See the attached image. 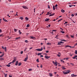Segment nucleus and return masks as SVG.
<instances>
[{"label": "nucleus", "instance_id": "f257e3e1", "mask_svg": "<svg viewBox=\"0 0 77 77\" xmlns=\"http://www.w3.org/2000/svg\"><path fill=\"white\" fill-rule=\"evenodd\" d=\"M71 72L69 70H67L66 72H65L64 71H63V74H68L69 73Z\"/></svg>", "mask_w": 77, "mask_h": 77}, {"label": "nucleus", "instance_id": "f03ea898", "mask_svg": "<svg viewBox=\"0 0 77 77\" xmlns=\"http://www.w3.org/2000/svg\"><path fill=\"white\" fill-rule=\"evenodd\" d=\"M43 48L42 47L41 49H39V48H38V49H36L35 50L36 51H42V49Z\"/></svg>", "mask_w": 77, "mask_h": 77}, {"label": "nucleus", "instance_id": "7ed1b4c3", "mask_svg": "<svg viewBox=\"0 0 77 77\" xmlns=\"http://www.w3.org/2000/svg\"><path fill=\"white\" fill-rule=\"evenodd\" d=\"M16 60V59H14V60L12 62L8 63V64H11V63H14Z\"/></svg>", "mask_w": 77, "mask_h": 77}, {"label": "nucleus", "instance_id": "20e7f679", "mask_svg": "<svg viewBox=\"0 0 77 77\" xmlns=\"http://www.w3.org/2000/svg\"><path fill=\"white\" fill-rule=\"evenodd\" d=\"M52 62H53V63L54 64V65H56L55 66H57V62H55L54 63V62L53 61Z\"/></svg>", "mask_w": 77, "mask_h": 77}, {"label": "nucleus", "instance_id": "39448f33", "mask_svg": "<svg viewBox=\"0 0 77 77\" xmlns=\"http://www.w3.org/2000/svg\"><path fill=\"white\" fill-rule=\"evenodd\" d=\"M28 59V56L27 55L26 56V57L25 59V60H24V61H27V60Z\"/></svg>", "mask_w": 77, "mask_h": 77}, {"label": "nucleus", "instance_id": "423d86ee", "mask_svg": "<svg viewBox=\"0 0 77 77\" xmlns=\"http://www.w3.org/2000/svg\"><path fill=\"white\" fill-rule=\"evenodd\" d=\"M22 7L23 8V9H28V8H27V7L26 6H22Z\"/></svg>", "mask_w": 77, "mask_h": 77}, {"label": "nucleus", "instance_id": "0eeeda50", "mask_svg": "<svg viewBox=\"0 0 77 77\" xmlns=\"http://www.w3.org/2000/svg\"><path fill=\"white\" fill-rule=\"evenodd\" d=\"M45 57L46 59H49V58L50 57V56L48 57V56H45Z\"/></svg>", "mask_w": 77, "mask_h": 77}, {"label": "nucleus", "instance_id": "6e6552de", "mask_svg": "<svg viewBox=\"0 0 77 77\" xmlns=\"http://www.w3.org/2000/svg\"><path fill=\"white\" fill-rule=\"evenodd\" d=\"M49 74L50 77H52V76H53V74L50 72V73H49Z\"/></svg>", "mask_w": 77, "mask_h": 77}, {"label": "nucleus", "instance_id": "1a4fd4ad", "mask_svg": "<svg viewBox=\"0 0 77 77\" xmlns=\"http://www.w3.org/2000/svg\"><path fill=\"white\" fill-rule=\"evenodd\" d=\"M77 75H74V74H72L71 75L72 77H76L77 76Z\"/></svg>", "mask_w": 77, "mask_h": 77}, {"label": "nucleus", "instance_id": "9d476101", "mask_svg": "<svg viewBox=\"0 0 77 77\" xmlns=\"http://www.w3.org/2000/svg\"><path fill=\"white\" fill-rule=\"evenodd\" d=\"M50 20V19L48 18V19H46V20H45V21H48Z\"/></svg>", "mask_w": 77, "mask_h": 77}, {"label": "nucleus", "instance_id": "9b49d317", "mask_svg": "<svg viewBox=\"0 0 77 77\" xmlns=\"http://www.w3.org/2000/svg\"><path fill=\"white\" fill-rule=\"evenodd\" d=\"M18 61H17L15 63V65H16V66H17V65H18Z\"/></svg>", "mask_w": 77, "mask_h": 77}, {"label": "nucleus", "instance_id": "f8f14e48", "mask_svg": "<svg viewBox=\"0 0 77 77\" xmlns=\"http://www.w3.org/2000/svg\"><path fill=\"white\" fill-rule=\"evenodd\" d=\"M55 14L54 13H53L51 14L50 15L49 17H51V16H53V15H54Z\"/></svg>", "mask_w": 77, "mask_h": 77}, {"label": "nucleus", "instance_id": "ddd939ff", "mask_svg": "<svg viewBox=\"0 0 77 77\" xmlns=\"http://www.w3.org/2000/svg\"><path fill=\"white\" fill-rule=\"evenodd\" d=\"M30 38H31V39H35V37H33V36H30Z\"/></svg>", "mask_w": 77, "mask_h": 77}, {"label": "nucleus", "instance_id": "4468645a", "mask_svg": "<svg viewBox=\"0 0 77 77\" xmlns=\"http://www.w3.org/2000/svg\"><path fill=\"white\" fill-rule=\"evenodd\" d=\"M60 55H61L60 53H58V54L57 55V56H58L59 57H60Z\"/></svg>", "mask_w": 77, "mask_h": 77}, {"label": "nucleus", "instance_id": "2eb2a0df", "mask_svg": "<svg viewBox=\"0 0 77 77\" xmlns=\"http://www.w3.org/2000/svg\"><path fill=\"white\" fill-rule=\"evenodd\" d=\"M2 48H3V49H4L5 50H6V47H5V48H4L3 46H2Z\"/></svg>", "mask_w": 77, "mask_h": 77}, {"label": "nucleus", "instance_id": "dca6fc26", "mask_svg": "<svg viewBox=\"0 0 77 77\" xmlns=\"http://www.w3.org/2000/svg\"><path fill=\"white\" fill-rule=\"evenodd\" d=\"M61 12H63V13H64V12H65V10H63V9H62L61 10Z\"/></svg>", "mask_w": 77, "mask_h": 77}, {"label": "nucleus", "instance_id": "f3484780", "mask_svg": "<svg viewBox=\"0 0 77 77\" xmlns=\"http://www.w3.org/2000/svg\"><path fill=\"white\" fill-rule=\"evenodd\" d=\"M66 47H70V48H71V46H69V45H66L65 46V48H66Z\"/></svg>", "mask_w": 77, "mask_h": 77}, {"label": "nucleus", "instance_id": "a211bd4d", "mask_svg": "<svg viewBox=\"0 0 77 77\" xmlns=\"http://www.w3.org/2000/svg\"><path fill=\"white\" fill-rule=\"evenodd\" d=\"M61 68H63L62 69H66V68H65L63 66H62Z\"/></svg>", "mask_w": 77, "mask_h": 77}, {"label": "nucleus", "instance_id": "6ab92c4d", "mask_svg": "<svg viewBox=\"0 0 77 77\" xmlns=\"http://www.w3.org/2000/svg\"><path fill=\"white\" fill-rule=\"evenodd\" d=\"M6 66H8V67H10L11 66V65H10L9 64H8V65H7Z\"/></svg>", "mask_w": 77, "mask_h": 77}, {"label": "nucleus", "instance_id": "aec40b11", "mask_svg": "<svg viewBox=\"0 0 77 77\" xmlns=\"http://www.w3.org/2000/svg\"><path fill=\"white\" fill-rule=\"evenodd\" d=\"M25 20H29V18H28V17H25Z\"/></svg>", "mask_w": 77, "mask_h": 77}, {"label": "nucleus", "instance_id": "412c9836", "mask_svg": "<svg viewBox=\"0 0 77 77\" xmlns=\"http://www.w3.org/2000/svg\"><path fill=\"white\" fill-rule=\"evenodd\" d=\"M60 41H65V42H66V40H65L64 39L60 40Z\"/></svg>", "mask_w": 77, "mask_h": 77}, {"label": "nucleus", "instance_id": "4be33fe9", "mask_svg": "<svg viewBox=\"0 0 77 77\" xmlns=\"http://www.w3.org/2000/svg\"><path fill=\"white\" fill-rule=\"evenodd\" d=\"M42 54V53H38V56H39V55H41Z\"/></svg>", "mask_w": 77, "mask_h": 77}, {"label": "nucleus", "instance_id": "5701e85b", "mask_svg": "<svg viewBox=\"0 0 77 77\" xmlns=\"http://www.w3.org/2000/svg\"><path fill=\"white\" fill-rule=\"evenodd\" d=\"M20 19H21V20H23V17H20Z\"/></svg>", "mask_w": 77, "mask_h": 77}, {"label": "nucleus", "instance_id": "b1692460", "mask_svg": "<svg viewBox=\"0 0 77 77\" xmlns=\"http://www.w3.org/2000/svg\"><path fill=\"white\" fill-rule=\"evenodd\" d=\"M61 43L60 42H58V45H60L61 44Z\"/></svg>", "mask_w": 77, "mask_h": 77}, {"label": "nucleus", "instance_id": "393cba45", "mask_svg": "<svg viewBox=\"0 0 77 77\" xmlns=\"http://www.w3.org/2000/svg\"><path fill=\"white\" fill-rule=\"evenodd\" d=\"M47 45H51V43H47Z\"/></svg>", "mask_w": 77, "mask_h": 77}, {"label": "nucleus", "instance_id": "a878e982", "mask_svg": "<svg viewBox=\"0 0 77 77\" xmlns=\"http://www.w3.org/2000/svg\"><path fill=\"white\" fill-rule=\"evenodd\" d=\"M50 15V14H49V12H48L47 13V14H46V15Z\"/></svg>", "mask_w": 77, "mask_h": 77}, {"label": "nucleus", "instance_id": "bb28decb", "mask_svg": "<svg viewBox=\"0 0 77 77\" xmlns=\"http://www.w3.org/2000/svg\"><path fill=\"white\" fill-rule=\"evenodd\" d=\"M53 9L54 11V10H55V7H54V6H53Z\"/></svg>", "mask_w": 77, "mask_h": 77}, {"label": "nucleus", "instance_id": "cd10ccee", "mask_svg": "<svg viewBox=\"0 0 77 77\" xmlns=\"http://www.w3.org/2000/svg\"><path fill=\"white\" fill-rule=\"evenodd\" d=\"M61 32L62 33H65V32L64 31H62V30H61Z\"/></svg>", "mask_w": 77, "mask_h": 77}, {"label": "nucleus", "instance_id": "c85d7f7f", "mask_svg": "<svg viewBox=\"0 0 77 77\" xmlns=\"http://www.w3.org/2000/svg\"><path fill=\"white\" fill-rule=\"evenodd\" d=\"M32 69H29V71H32Z\"/></svg>", "mask_w": 77, "mask_h": 77}, {"label": "nucleus", "instance_id": "c756f323", "mask_svg": "<svg viewBox=\"0 0 77 77\" xmlns=\"http://www.w3.org/2000/svg\"><path fill=\"white\" fill-rule=\"evenodd\" d=\"M3 36V34H1L0 35V37H1V36Z\"/></svg>", "mask_w": 77, "mask_h": 77}, {"label": "nucleus", "instance_id": "7c9ffc66", "mask_svg": "<svg viewBox=\"0 0 77 77\" xmlns=\"http://www.w3.org/2000/svg\"><path fill=\"white\" fill-rule=\"evenodd\" d=\"M21 65V63H20L18 64V66H20Z\"/></svg>", "mask_w": 77, "mask_h": 77}, {"label": "nucleus", "instance_id": "2f4dec72", "mask_svg": "<svg viewBox=\"0 0 77 77\" xmlns=\"http://www.w3.org/2000/svg\"><path fill=\"white\" fill-rule=\"evenodd\" d=\"M60 61L61 62H63V63H64V62H64V61H63V60H60Z\"/></svg>", "mask_w": 77, "mask_h": 77}, {"label": "nucleus", "instance_id": "473e14b6", "mask_svg": "<svg viewBox=\"0 0 77 77\" xmlns=\"http://www.w3.org/2000/svg\"><path fill=\"white\" fill-rule=\"evenodd\" d=\"M27 49V48H26L24 50V51H26Z\"/></svg>", "mask_w": 77, "mask_h": 77}, {"label": "nucleus", "instance_id": "72a5a7b5", "mask_svg": "<svg viewBox=\"0 0 77 77\" xmlns=\"http://www.w3.org/2000/svg\"><path fill=\"white\" fill-rule=\"evenodd\" d=\"M36 61H37V62H39V59H37L36 60Z\"/></svg>", "mask_w": 77, "mask_h": 77}, {"label": "nucleus", "instance_id": "f704fd0d", "mask_svg": "<svg viewBox=\"0 0 77 77\" xmlns=\"http://www.w3.org/2000/svg\"><path fill=\"white\" fill-rule=\"evenodd\" d=\"M4 60V59L0 58V60Z\"/></svg>", "mask_w": 77, "mask_h": 77}, {"label": "nucleus", "instance_id": "c9c22d12", "mask_svg": "<svg viewBox=\"0 0 77 77\" xmlns=\"http://www.w3.org/2000/svg\"><path fill=\"white\" fill-rule=\"evenodd\" d=\"M48 12H49V14H52V12H51L50 11Z\"/></svg>", "mask_w": 77, "mask_h": 77}, {"label": "nucleus", "instance_id": "e433bc0d", "mask_svg": "<svg viewBox=\"0 0 77 77\" xmlns=\"http://www.w3.org/2000/svg\"><path fill=\"white\" fill-rule=\"evenodd\" d=\"M20 37L16 38V39H20Z\"/></svg>", "mask_w": 77, "mask_h": 77}, {"label": "nucleus", "instance_id": "4c0bfd02", "mask_svg": "<svg viewBox=\"0 0 77 77\" xmlns=\"http://www.w3.org/2000/svg\"><path fill=\"white\" fill-rule=\"evenodd\" d=\"M29 24H27L26 26V27H29Z\"/></svg>", "mask_w": 77, "mask_h": 77}, {"label": "nucleus", "instance_id": "58836bf2", "mask_svg": "<svg viewBox=\"0 0 77 77\" xmlns=\"http://www.w3.org/2000/svg\"><path fill=\"white\" fill-rule=\"evenodd\" d=\"M14 32H16L17 31V30L16 29H14Z\"/></svg>", "mask_w": 77, "mask_h": 77}, {"label": "nucleus", "instance_id": "ea45409f", "mask_svg": "<svg viewBox=\"0 0 77 77\" xmlns=\"http://www.w3.org/2000/svg\"><path fill=\"white\" fill-rule=\"evenodd\" d=\"M25 42H26V43H28V41L27 40H25Z\"/></svg>", "mask_w": 77, "mask_h": 77}, {"label": "nucleus", "instance_id": "a19ab883", "mask_svg": "<svg viewBox=\"0 0 77 77\" xmlns=\"http://www.w3.org/2000/svg\"><path fill=\"white\" fill-rule=\"evenodd\" d=\"M59 36V35H57L55 37V38H57V37H58Z\"/></svg>", "mask_w": 77, "mask_h": 77}, {"label": "nucleus", "instance_id": "79ce46f5", "mask_svg": "<svg viewBox=\"0 0 77 77\" xmlns=\"http://www.w3.org/2000/svg\"><path fill=\"white\" fill-rule=\"evenodd\" d=\"M70 64L72 65H74V64L73 63H70Z\"/></svg>", "mask_w": 77, "mask_h": 77}, {"label": "nucleus", "instance_id": "37998d69", "mask_svg": "<svg viewBox=\"0 0 77 77\" xmlns=\"http://www.w3.org/2000/svg\"><path fill=\"white\" fill-rule=\"evenodd\" d=\"M20 30H19V33H20V34H21L22 32H20Z\"/></svg>", "mask_w": 77, "mask_h": 77}, {"label": "nucleus", "instance_id": "c03bdc74", "mask_svg": "<svg viewBox=\"0 0 77 77\" xmlns=\"http://www.w3.org/2000/svg\"><path fill=\"white\" fill-rule=\"evenodd\" d=\"M75 15V14H71V16H72V17H74Z\"/></svg>", "mask_w": 77, "mask_h": 77}, {"label": "nucleus", "instance_id": "a18cd8bd", "mask_svg": "<svg viewBox=\"0 0 77 77\" xmlns=\"http://www.w3.org/2000/svg\"><path fill=\"white\" fill-rule=\"evenodd\" d=\"M3 56V54L2 55L0 56V57H2Z\"/></svg>", "mask_w": 77, "mask_h": 77}, {"label": "nucleus", "instance_id": "49530a36", "mask_svg": "<svg viewBox=\"0 0 77 77\" xmlns=\"http://www.w3.org/2000/svg\"><path fill=\"white\" fill-rule=\"evenodd\" d=\"M75 54H77V50H76L75 51Z\"/></svg>", "mask_w": 77, "mask_h": 77}, {"label": "nucleus", "instance_id": "de8ad7c7", "mask_svg": "<svg viewBox=\"0 0 77 77\" xmlns=\"http://www.w3.org/2000/svg\"><path fill=\"white\" fill-rule=\"evenodd\" d=\"M75 58H76L75 57H75H72V59H75Z\"/></svg>", "mask_w": 77, "mask_h": 77}, {"label": "nucleus", "instance_id": "09e8293b", "mask_svg": "<svg viewBox=\"0 0 77 77\" xmlns=\"http://www.w3.org/2000/svg\"><path fill=\"white\" fill-rule=\"evenodd\" d=\"M60 42L61 43V44H63V43H64V42Z\"/></svg>", "mask_w": 77, "mask_h": 77}, {"label": "nucleus", "instance_id": "8fccbe9b", "mask_svg": "<svg viewBox=\"0 0 77 77\" xmlns=\"http://www.w3.org/2000/svg\"><path fill=\"white\" fill-rule=\"evenodd\" d=\"M4 21H5V22H8V21L7 20H4Z\"/></svg>", "mask_w": 77, "mask_h": 77}, {"label": "nucleus", "instance_id": "3c124183", "mask_svg": "<svg viewBox=\"0 0 77 77\" xmlns=\"http://www.w3.org/2000/svg\"><path fill=\"white\" fill-rule=\"evenodd\" d=\"M70 36H71V38H74V36L72 35H71Z\"/></svg>", "mask_w": 77, "mask_h": 77}, {"label": "nucleus", "instance_id": "603ef678", "mask_svg": "<svg viewBox=\"0 0 77 77\" xmlns=\"http://www.w3.org/2000/svg\"><path fill=\"white\" fill-rule=\"evenodd\" d=\"M23 51H21V54H23Z\"/></svg>", "mask_w": 77, "mask_h": 77}, {"label": "nucleus", "instance_id": "864d4df0", "mask_svg": "<svg viewBox=\"0 0 77 77\" xmlns=\"http://www.w3.org/2000/svg\"><path fill=\"white\" fill-rule=\"evenodd\" d=\"M66 37H67V38H69V36H68V35H66Z\"/></svg>", "mask_w": 77, "mask_h": 77}, {"label": "nucleus", "instance_id": "5fc2aeb1", "mask_svg": "<svg viewBox=\"0 0 77 77\" xmlns=\"http://www.w3.org/2000/svg\"><path fill=\"white\" fill-rule=\"evenodd\" d=\"M68 59H69V58H66V60H68Z\"/></svg>", "mask_w": 77, "mask_h": 77}, {"label": "nucleus", "instance_id": "6e6d98bb", "mask_svg": "<svg viewBox=\"0 0 77 77\" xmlns=\"http://www.w3.org/2000/svg\"><path fill=\"white\" fill-rule=\"evenodd\" d=\"M32 48H33V47H32L30 48H29V50H31V49H32Z\"/></svg>", "mask_w": 77, "mask_h": 77}, {"label": "nucleus", "instance_id": "4d7b16f0", "mask_svg": "<svg viewBox=\"0 0 77 77\" xmlns=\"http://www.w3.org/2000/svg\"><path fill=\"white\" fill-rule=\"evenodd\" d=\"M55 8L56 9H57V7H55Z\"/></svg>", "mask_w": 77, "mask_h": 77}, {"label": "nucleus", "instance_id": "13d9d810", "mask_svg": "<svg viewBox=\"0 0 77 77\" xmlns=\"http://www.w3.org/2000/svg\"><path fill=\"white\" fill-rule=\"evenodd\" d=\"M50 26H51V25L50 24H49L48 25V27H50Z\"/></svg>", "mask_w": 77, "mask_h": 77}, {"label": "nucleus", "instance_id": "bf43d9fd", "mask_svg": "<svg viewBox=\"0 0 77 77\" xmlns=\"http://www.w3.org/2000/svg\"><path fill=\"white\" fill-rule=\"evenodd\" d=\"M2 29H0V33H2Z\"/></svg>", "mask_w": 77, "mask_h": 77}, {"label": "nucleus", "instance_id": "052dcab7", "mask_svg": "<svg viewBox=\"0 0 77 77\" xmlns=\"http://www.w3.org/2000/svg\"><path fill=\"white\" fill-rule=\"evenodd\" d=\"M61 20H62V19H60V20H59L58 21V22H59V21H61Z\"/></svg>", "mask_w": 77, "mask_h": 77}, {"label": "nucleus", "instance_id": "680f3d73", "mask_svg": "<svg viewBox=\"0 0 77 77\" xmlns=\"http://www.w3.org/2000/svg\"><path fill=\"white\" fill-rule=\"evenodd\" d=\"M57 4H56V5H55V7H57Z\"/></svg>", "mask_w": 77, "mask_h": 77}, {"label": "nucleus", "instance_id": "e2e57ef3", "mask_svg": "<svg viewBox=\"0 0 77 77\" xmlns=\"http://www.w3.org/2000/svg\"><path fill=\"white\" fill-rule=\"evenodd\" d=\"M66 23H68V22H65V23H64V24H65Z\"/></svg>", "mask_w": 77, "mask_h": 77}, {"label": "nucleus", "instance_id": "0e129e2a", "mask_svg": "<svg viewBox=\"0 0 77 77\" xmlns=\"http://www.w3.org/2000/svg\"><path fill=\"white\" fill-rule=\"evenodd\" d=\"M7 76V74H5V77H6V76Z\"/></svg>", "mask_w": 77, "mask_h": 77}, {"label": "nucleus", "instance_id": "69168bd1", "mask_svg": "<svg viewBox=\"0 0 77 77\" xmlns=\"http://www.w3.org/2000/svg\"><path fill=\"white\" fill-rule=\"evenodd\" d=\"M40 57H44V56L42 55H41Z\"/></svg>", "mask_w": 77, "mask_h": 77}, {"label": "nucleus", "instance_id": "338daca9", "mask_svg": "<svg viewBox=\"0 0 77 77\" xmlns=\"http://www.w3.org/2000/svg\"><path fill=\"white\" fill-rule=\"evenodd\" d=\"M74 45H75H75H77V43H76Z\"/></svg>", "mask_w": 77, "mask_h": 77}, {"label": "nucleus", "instance_id": "774afa93", "mask_svg": "<svg viewBox=\"0 0 77 77\" xmlns=\"http://www.w3.org/2000/svg\"><path fill=\"white\" fill-rule=\"evenodd\" d=\"M73 6V5H69V7H71V6Z\"/></svg>", "mask_w": 77, "mask_h": 77}]
</instances>
